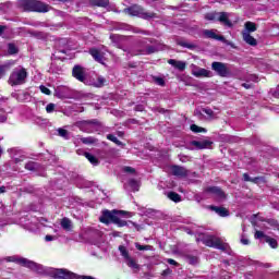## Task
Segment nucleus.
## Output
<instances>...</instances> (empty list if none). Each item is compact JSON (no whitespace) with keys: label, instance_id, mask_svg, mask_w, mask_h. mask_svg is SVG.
Wrapping results in <instances>:
<instances>
[{"label":"nucleus","instance_id":"f257e3e1","mask_svg":"<svg viewBox=\"0 0 279 279\" xmlns=\"http://www.w3.org/2000/svg\"><path fill=\"white\" fill-rule=\"evenodd\" d=\"M196 243H203L207 247L221 250V252H228L230 250V245L223 243L217 235L199 233L196 236Z\"/></svg>","mask_w":279,"mask_h":279},{"label":"nucleus","instance_id":"f03ea898","mask_svg":"<svg viewBox=\"0 0 279 279\" xmlns=\"http://www.w3.org/2000/svg\"><path fill=\"white\" fill-rule=\"evenodd\" d=\"M125 211H123V210L105 209L101 211V215L99 216V221H100V223H105L106 226H108L110 223H116L120 228H124V226H128V221L121 220V218H119V215H123Z\"/></svg>","mask_w":279,"mask_h":279},{"label":"nucleus","instance_id":"7ed1b4c3","mask_svg":"<svg viewBox=\"0 0 279 279\" xmlns=\"http://www.w3.org/2000/svg\"><path fill=\"white\" fill-rule=\"evenodd\" d=\"M19 5H21L25 12L46 13L51 10L49 4H45V2L38 0H19Z\"/></svg>","mask_w":279,"mask_h":279},{"label":"nucleus","instance_id":"20e7f679","mask_svg":"<svg viewBox=\"0 0 279 279\" xmlns=\"http://www.w3.org/2000/svg\"><path fill=\"white\" fill-rule=\"evenodd\" d=\"M27 70L23 66L14 68L8 78L9 86H23L27 82Z\"/></svg>","mask_w":279,"mask_h":279},{"label":"nucleus","instance_id":"39448f33","mask_svg":"<svg viewBox=\"0 0 279 279\" xmlns=\"http://www.w3.org/2000/svg\"><path fill=\"white\" fill-rule=\"evenodd\" d=\"M7 263H16V265H21L22 267H27L28 269H32L33 271H38L40 274V270L43 269V266L32 262L25 257H20L19 255H13L5 257Z\"/></svg>","mask_w":279,"mask_h":279},{"label":"nucleus","instance_id":"423d86ee","mask_svg":"<svg viewBox=\"0 0 279 279\" xmlns=\"http://www.w3.org/2000/svg\"><path fill=\"white\" fill-rule=\"evenodd\" d=\"M124 12L129 13L130 16H138L140 19H144L145 21H149V19H158V15L154 12H147L143 7L138 4H134L131 8L124 10Z\"/></svg>","mask_w":279,"mask_h":279},{"label":"nucleus","instance_id":"0eeeda50","mask_svg":"<svg viewBox=\"0 0 279 279\" xmlns=\"http://www.w3.org/2000/svg\"><path fill=\"white\" fill-rule=\"evenodd\" d=\"M76 128L81 132H86L87 134H93L94 132H99L101 124L96 119L93 120H82L76 122Z\"/></svg>","mask_w":279,"mask_h":279},{"label":"nucleus","instance_id":"6e6552de","mask_svg":"<svg viewBox=\"0 0 279 279\" xmlns=\"http://www.w3.org/2000/svg\"><path fill=\"white\" fill-rule=\"evenodd\" d=\"M156 51H158L157 47L149 46L147 45V39H142L135 45L133 56H149L156 53Z\"/></svg>","mask_w":279,"mask_h":279},{"label":"nucleus","instance_id":"1a4fd4ad","mask_svg":"<svg viewBox=\"0 0 279 279\" xmlns=\"http://www.w3.org/2000/svg\"><path fill=\"white\" fill-rule=\"evenodd\" d=\"M50 276L58 279H77V275L64 268H52L50 270Z\"/></svg>","mask_w":279,"mask_h":279},{"label":"nucleus","instance_id":"9d476101","mask_svg":"<svg viewBox=\"0 0 279 279\" xmlns=\"http://www.w3.org/2000/svg\"><path fill=\"white\" fill-rule=\"evenodd\" d=\"M211 69L219 75V77H228L230 75V68L227 63L214 61L211 63Z\"/></svg>","mask_w":279,"mask_h":279},{"label":"nucleus","instance_id":"9b49d317","mask_svg":"<svg viewBox=\"0 0 279 279\" xmlns=\"http://www.w3.org/2000/svg\"><path fill=\"white\" fill-rule=\"evenodd\" d=\"M194 114L198 117V119H205L206 121H215V119H217V113L210 108L196 109Z\"/></svg>","mask_w":279,"mask_h":279},{"label":"nucleus","instance_id":"f8f14e48","mask_svg":"<svg viewBox=\"0 0 279 279\" xmlns=\"http://www.w3.org/2000/svg\"><path fill=\"white\" fill-rule=\"evenodd\" d=\"M204 193L206 195L208 194L214 195V197H216V199H218L219 202L226 199V192L218 186L206 187Z\"/></svg>","mask_w":279,"mask_h":279},{"label":"nucleus","instance_id":"ddd939ff","mask_svg":"<svg viewBox=\"0 0 279 279\" xmlns=\"http://www.w3.org/2000/svg\"><path fill=\"white\" fill-rule=\"evenodd\" d=\"M72 75L78 82H83V84H86V68L82 65H74V68L72 69Z\"/></svg>","mask_w":279,"mask_h":279},{"label":"nucleus","instance_id":"4468645a","mask_svg":"<svg viewBox=\"0 0 279 279\" xmlns=\"http://www.w3.org/2000/svg\"><path fill=\"white\" fill-rule=\"evenodd\" d=\"M191 69H192V75H194V77H213V72L210 70L199 68L195 64H192Z\"/></svg>","mask_w":279,"mask_h":279},{"label":"nucleus","instance_id":"2eb2a0df","mask_svg":"<svg viewBox=\"0 0 279 279\" xmlns=\"http://www.w3.org/2000/svg\"><path fill=\"white\" fill-rule=\"evenodd\" d=\"M89 53L96 62H99V64H104V62H106V52L102 50L92 48L89 49Z\"/></svg>","mask_w":279,"mask_h":279},{"label":"nucleus","instance_id":"dca6fc26","mask_svg":"<svg viewBox=\"0 0 279 279\" xmlns=\"http://www.w3.org/2000/svg\"><path fill=\"white\" fill-rule=\"evenodd\" d=\"M190 145H192V147L195 149H208V147L213 145V142L210 140L192 141Z\"/></svg>","mask_w":279,"mask_h":279},{"label":"nucleus","instance_id":"f3484780","mask_svg":"<svg viewBox=\"0 0 279 279\" xmlns=\"http://www.w3.org/2000/svg\"><path fill=\"white\" fill-rule=\"evenodd\" d=\"M171 173L178 178H186V175H189V170H186L184 167L173 166L171 168Z\"/></svg>","mask_w":279,"mask_h":279},{"label":"nucleus","instance_id":"a211bd4d","mask_svg":"<svg viewBox=\"0 0 279 279\" xmlns=\"http://www.w3.org/2000/svg\"><path fill=\"white\" fill-rule=\"evenodd\" d=\"M218 21L221 23V25H225V27H232V22L230 21V14L226 12H219L218 13Z\"/></svg>","mask_w":279,"mask_h":279},{"label":"nucleus","instance_id":"6ab92c4d","mask_svg":"<svg viewBox=\"0 0 279 279\" xmlns=\"http://www.w3.org/2000/svg\"><path fill=\"white\" fill-rule=\"evenodd\" d=\"M203 35L205 38H211L213 40H225L223 36L217 35V29H204Z\"/></svg>","mask_w":279,"mask_h":279},{"label":"nucleus","instance_id":"aec40b11","mask_svg":"<svg viewBox=\"0 0 279 279\" xmlns=\"http://www.w3.org/2000/svg\"><path fill=\"white\" fill-rule=\"evenodd\" d=\"M140 184H138V181H136V179H129L126 182H124V189L126 191H138L140 189Z\"/></svg>","mask_w":279,"mask_h":279},{"label":"nucleus","instance_id":"412c9836","mask_svg":"<svg viewBox=\"0 0 279 279\" xmlns=\"http://www.w3.org/2000/svg\"><path fill=\"white\" fill-rule=\"evenodd\" d=\"M168 64H170L178 71H185V69H186V61H178L175 59H169Z\"/></svg>","mask_w":279,"mask_h":279},{"label":"nucleus","instance_id":"4be33fe9","mask_svg":"<svg viewBox=\"0 0 279 279\" xmlns=\"http://www.w3.org/2000/svg\"><path fill=\"white\" fill-rule=\"evenodd\" d=\"M242 38L246 45H250L251 47H256L258 45V41H256V38H254L250 33L242 32Z\"/></svg>","mask_w":279,"mask_h":279},{"label":"nucleus","instance_id":"5701e85b","mask_svg":"<svg viewBox=\"0 0 279 279\" xmlns=\"http://www.w3.org/2000/svg\"><path fill=\"white\" fill-rule=\"evenodd\" d=\"M89 5L92 8H110L109 0H89Z\"/></svg>","mask_w":279,"mask_h":279},{"label":"nucleus","instance_id":"b1692460","mask_svg":"<svg viewBox=\"0 0 279 279\" xmlns=\"http://www.w3.org/2000/svg\"><path fill=\"white\" fill-rule=\"evenodd\" d=\"M184 259L190 265H199V255L197 254H193V253L185 254Z\"/></svg>","mask_w":279,"mask_h":279},{"label":"nucleus","instance_id":"393cba45","mask_svg":"<svg viewBox=\"0 0 279 279\" xmlns=\"http://www.w3.org/2000/svg\"><path fill=\"white\" fill-rule=\"evenodd\" d=\"M208 208L216 213V215H219V217H228L230 215V211L226 207L209 206Z\"/></svg>","mask_w":279,"mask_h":279},{"label":"nucleus","instance_id":"a878e982","mask_svg":"<svg viewBox=\"0 0 279 279\" xmlns=\"http://www.w3.org/2000/svg\"><path fill=\"white\" fill-rule=\"evenodd\" d=\"M54 95L59 99H66V97H69V88L62 87V86L57 87L56 90H54Z\"/></svg>","mask_w":279,"mask_h":279},{"label":"nucleus","instance_id":"bb28decb","mask_svg":"<svg viewBox=\"0 0 279 279\" xmlns=\"http://www.w3.org/2000/svg\"><path fill=\"white\" fill-rule=\"evenodd\" d=\"M12 66H14L13 61H9V62H5L2 65H0V80H1V77H4L5 73H8V71H10V69H12Z\"/></svg>","mask_w":279,"mask_h":279},{"label":"nucleus","instance_id":"cd10ccee","mask_svg":"<svg viewBox=\"0 0 279 279\" xmlns=\"http://www.w3.org/2000/svg\"><path fill=\"white\" fill-rule=\"evenodd\" d=\"M124 262L128 265V267H130L131 269L138 270L141 268L138 263H136V259H134L132 256H129L126 259H124Z\"/></svg>","mask_w":279,"mask_h":279},{"label":"nucleus","instance_id":"c85d7f7f","mask_svg":"<svg viewBox=\"0 0 279 279\" xmlns=\"http://www.w3.org/2000/svg\"><path fill=\"white\" fill-rule=\"evenodd\" d=\"M61 228L66 232H71V229L73 228V222H71V219L69 218H63L61 220Z\"/></svg>","mask_w":279,"mask_h":279},{"label":"nucleus","instance_id":"c756f323","mask_svg":"<svg viewBox=\"0 0 279 279\" xmlns=\"http://www.w3.org/2000/svg\"><path fill=\"white\" fill-rule=\"evenodd\" d=\"M177 45H179V47H183L185 49H195V47H197L195 44L189 43V41L182 40V39L177 40Z\"/></svg>","mask_w":279,"mask_h":279},{"label":"nucleus","instance_id":"7c9ffc66","mask_svg":"<svg viewBox=\"0 0 279 279\" xmlns=\"http://www.w3.org/2000/svg\"><path fill=\"white\" fill-rule=\"evenodd\" d=\"M167 197L168 199H171V202H174L175 204H178L179 202H182V196H180V194L175 192H168Z\"/></svg>","mask_w":279,"mask_h":279},{"label":"nucleus","instance_id":"2f4dec72","mask_svg":"<svg viewBox=\"0 0 279 279\" xmlns=\"http://www.w3.org/2000/svg\"><path fill=\"white\" fill-rule=\"evenodd\" d=\"M256 29L257 27L254 22H246L242 32H247V34H251L252 32H256Z\"/></svg>","mask_w":279,"mask_h":279},{"label":"nucleus","instance_id":"473e14b6","mask_svg":"<svg viewBox=\"0 0 279 279\" xmlns=\"http://www.w3.org/2000/svg\"><path fill=\"white\" fill-rule=\"evenodd\" d=\"M85 158H87V160L90 162V165H94V167H97V165H99V159L97 157H95L93 154L90 153H84Z\"/></svg>","mask_w":279,"mask_h":279},{"label":"nucleus","instance_id":"72a5a7b5","mask_svg":"<svg viewBox=\"0 0 279 279\" xmlns=\"http://www.w3.org/2000/svg\"><path fill=\"white\" fill-rule=\"evenodd\" d=\"M57 134L58 136H61V138H64L65 141H69V138H71V134L69 133V131H66V129L59 128L57 130Z\"/></svg>","mask_w":279,"mask_h":279},{"label":"nucleus","instance_id":"f704fd0d","mask_svg":"<svg viewBox=\"0 0 279 279\" xmlns=\"http://www.w3.org/2000/svg\"><path fill=\"white\" fill-rule=\"evenodd\" d=\"M24 228H26V230H29V232H37L40 227L36 222H27L26 225H24Z\"/></svg>","mask_w":279,"mask_h":279},{"label":"nucleus","instance_id":"c9c22d12","mask_svg":"<svg viewBox=\"0 0 279 279\" xmlns=\"http://www.w3.org/2000/svg\"><path fill=\"white\" fill-rule=\"evenodd\" d=\"M106 84V78L104 76H98L96 82L92 83V86H95V88H101Z\"/></svg>","mask_w":279,"mask_h":279},{"label":"nucleus","instance_id":"e433bc0d","mask_svg":"<svg viewBox=\"0 0 279 279\" xmlns=\"http://www.w3.org/2000/svg\"><path fill=\"white\" fill-rule=\"evenodd\" d=\"M135 247L136 250H138L140 252H153L154 246L151 245H141V243H135Z\"/></svg>","mask_w":279,"mask_h":279},{"label":"nucleus","instance_id":"4c0bfd02","mask_svg":"<svg viewBox=\"0 0 279 279\" xmlns=\"http://www.w3.org/2000/svg\"><path fill=\"white\" fill-rule=\"evenodd\" d=\"M190 130H191L192 132H194V134H199V132H203L204 134H206V132H208V130H206V129H204V128H202V126H198V125H196V124H192V125L190 126Z\"/></svg>","mask_w":279,"mask_h":279},{"label":"nucleus","instance_id":"58836bf2","mask_svg":"<svg viewBox=\"0 0 279 279\" xmlns=\"http://www.w3.org/2000/svg\"><path fill=\"white\" fill-rule=\"evenodd\" d=\"M219 19V13L218 12H209L205 14V20L206 21H218Z\"/></svg>","mask_w":279,"mask_h":279},{"label":"nucleus","instance_id":"ea45409f","mask_svg":"<svg viewBox=\"0 0 279 279\" xmlns=\"http://www.w3.org/2000/svg\"><path fill=\"white\" fill-rule=\"evenodd\" d=\"M81 142H83L84 145H95V143H97V138L88 136L81 138Z\"/></svg>","mask_w":279,"mask_h":279},{"label":"nucleus","instance_id":"a19ab883","mask_svg":"<svg viewBox=\"0 0 279 279\" xmlns=\"http://www.w3.org/2000/svg\"><path fill=\"white\" fill-rule=\"evenodd\" d=\"M107 138H108V141H111L112 143H114L119 147H124V144L121 141H119V138H117V136H114L112 134H108Z\"/></svg>","mask_w":279,"mask_h":279},{"label":"nucleus","instance_id":"79ce46f5","mask_svg":"<svg viewBox=\"0 0 279 279\" xmlns=\"http://www.w3.org/2000/svg\"><path fill=\"white\" fill-rule=\"evenodd\" d=\"M266 243L272 247V250H276L278 247V241L274 238L265 236Z\"/></svg>","mask_w":279,"mask_h":279},{"label":"nucleus","instance_id":"37998d69","mask_svg":"<svg viewBox=\"0 0 279 279\" xmlns=\"http://www.w3.org/2000/svg\"><path fill=\"white\" fill-rule=\"evenodd\" d=\"M8 53H10V56H14V54L19 53V47H16V45H14V44H9L8 45Z\"/></svg>","mask_w":279,"mask_h":279},{"label":"nucleus","instance_id":"c03bdc74","mask_svg":"<svg viewBox=\"0 0 279 279\" xmlns=\"http://www.w3.org/2000/svg\"><path fill=\"white\" fill-rule=\"evenodd\" d=\"M119 252H120L121 256H123L124 260L126 258H130V252H128V248L125 246L120 245L119 246Z\"/></svg>","mask_w":279,"mask_h":279},{"label":"nucleus","instance_id":"a18cd8bd","mask_svg":"<svg viewBox=\"0 0 279 279\" xmlns=\"http://www.w3.org/2000/svg\"><path fill=\"white\" fill-rule=\"evenodd\" d=\"M37 167H38V163H36L34 161H28L25 165V169H27V171H36Z\"/></svg>","mask_w":279,"mask_h":279},{"label":"nucleus","instance_id":"49530a36","mask_svg":"<svg viewBox=\"0 0 279 279\" xmlns=\"http://www.w3.org/2000/svg\"><path fill=\"white\" fill-rule=\"evenodd\" d=\"M110 40H112L116 45H119V43L123 40V37L120 35H110Z\"/></svg>","mask_w":279,"mask_h":279},{"label":"nucleus","instance_id":"de8ad7c7","mask_svg":"<svg viewBox=\"0 0 279 279\" xmlns=\"http://www.w3.org/2000/svg\"><path fill=\"white\" fill-rule=\"evenodd\" d=\"M56 110V104L50 102L46 106V112H48V114H51V112H53Z\"/></svg>","mask_w":279,"mask_h":279},{"label":"nucleus","instance_id":"09e8293b","mask_svg":"<svg viewBox=\"0 0 279 279\" xmlns=\"http://www.w3.org/2000/svg\"><path fill=\"white\" fill-rule=\"evenodd\" d=\"M154 82L155 84H157L158 86H165V78L160 77V76H155L154 77Z\"/></svg>","mask_w":279,"mask_h":279},{"label":"nucleus","instance_id":"8fccbe9b","mask_svg":"<svg viewBox=\"0 0 279 279\" xmlns=\"http://www.w3.org/2000/svg\"><path fill=\"white\" fill-rule=\"evenodd\" d=\"M39 90L44 93V95H51V90L45 85H40Z\"/></svg>","mask_w":279,"mask_h":279},{"label":"nucleus","instance_id":"3c124183","mask_svg":"<svg viewBox=\"0 0 279 279\" xmlns=\"http://www.w3.org/2000/svg\"><path fill=\"white\" fill-rule=\"evenodd\" d=\"M23 160H25L24 155H21L20 157H13V162H15V165H19V162H23Z\"/></svg>","mask_w":279,"mask_h":279},{"label":"nucleus","instance_id":"603ef678","mask_svg":"<svg viewBox=\"0 0 279 279\" xmlns=\"http://www.w3.org/2000/svg\"><path fill=\"white\" fill-rule=\"evenodd\" d=\"M265 236H268V235H265L263 231L255 232V239H265Z\"/></svg>","mask_w":279,"mask_h":279},{"label":"nucleus","instance_id":"864d4df0","mask_svg":"<svg viewBox=\"0 0 279 279\" xmlns=\"http://www.w3.org/2000/svg\"><path fill=\"white\" fill-rule=\"evenodd\" d=\"M123 171L124 173H136V170H134V168L128 166L123 168Z\"/></svg>","mask_w":279,"mask_h":279},{"label":"nucleus","instance_id":"5fc2aeb1","mask_svg":"<svg viewBox=\"0 0 279 279\" xmlns=\"http://www.w3.org/2000/svg\"><path fill=\"white\" fill-rule=\"evenodd\" d=\"M240 241L242 245H247L250 243V239H247L245 235H242Z\"/></svg>","mask_w":279,"mask_h":279},{"label":"nucleus","instance_id":"6e6d98bb","mask_svg":"<svg viewBox=\"0 0 279 279\" xmlns=\"http://www.w3.org/2000/svg\"><path fill=\"white\" fill-rule=\"evenodd\" d=\"M133 33H134V34H145L146 36L149 35L148 32H146V31H141L140 28H133Z\"/></svg>","mask_w":279,"mask_h":279},{"label":"nucleus","instance_id":"4d7b16f0","mask_svg":"<svg viewBox=\"0 0 279 279\" xmlns=\"http://www.w3.org/2000/svg\"><path fill=\"white\" fill-rule=\"evenodd\" d=\"M247 82H258V77L254 74L248 75Z\"/></svg>","mask_w":279,"mask_h":279},{"label":"nucleus","instance_id":"13d9d810","mask_svg":"<svg viewBox=\"0 0 279 279\" xmlns=\"http://www.w3.org/2000/svg\"><path fill=\"white\" fill-rule=\"evenodd\" d=\"M251 182H253V184H258V182H263V178L260 177L252 178Z\"/></svg>","mask_w":279,"mask_h":279},{"label":"nucleus","instance_id":"bf43d9fd","mask_svg":"<svg viewBox=\"0 0 279 279\" xmlns=\"http://www.w3.org/2000/svg\"><path fill=\"white\" fill-rule=\"evenodd\" d=\"M243 180H244V182H252V178L247 173L243 174Z\"/></svg>","mask_w":279,"mask_h":279},{"label":"nucleus","instance_id":"052dcab7","mask_svg":"<svg viewBox=\"0 0 279 279\" xmlns=\"http://www.w3.org/2000/svg\"><path fill=\"white\" fill-rule=\"evenodd\" d=\"M242 86L246 89L254 88V85L252 83H243Z\"/></svg>","mask_w":279,"mask_h":279},{"label":"nucleus","instance_id":"680f3d73","mask_svg":"<svg viewBox=\"0 0 279 279\" xmlns=\"http://www.w3.org/2000/svg\"><path fill=\"white\" fill-rule=\"evenodd\" d=\"M45 241H47V242L56 241V236H53V235H46L45 236Z\"/></svg>","mask_w":279,"mask_h":279},{"label":"nucleus","instance_id":"e2e57ef3","mask_svg":"<svg viewBox=\"0 0 279 279\" xmlns=\"http://www.w3.org/2000/svg\"><path fill=\"white\" fill-rule=\"evenodd\" d=\"M167 263H168L169 265H174L175 267H178V262H175L174 259L168 258V259H167Z\"/></svg>","mask_w":279,"mask_h":279},{"label":"nucleus","instance_id":"0e129e2a","mask_svg":"<svg viewBox=\"0 0 279 279\" xmlns=\"http://www.w3.org/2000/svg\"><path fill=\"white\" fill-rule=\"evenodd\" d=\"M135 110H136L137 112H143V110H145V107H144L143 105H137V106L135 107Z\"/></svg>","mask_w":279,"mask_h":279},{"label":"nucleus","instance_id":"69168bd1","mask_svg":"<svg viewBox=\"0 0 279 279\" xmlns=\"http://www.w3.org/2000/svg\"><path fill=\"white\" fill-rule=\"evenodd\" d=\"M272 95H274V97H277V99H279V85L277 86V88Z\"/></svg>","mask_w":279,"mask_h":279},{"label":"nucleus","instance_id":"338daca9","mask_svg":"<svg viewBox=\"0 0 279 279\" xmlns=\"http://www.w3.org/2000/svg\"><path fill=\"white\" fill-rule=\"evenodd\" d=\"M8 121V117L0 116V123H5Z\"/></svg>","mask_w":279,"mask_h":279},{"label":"nucleus","instance_id":"774afa93","mask_svg":"<svg viewBox=\"0 0 279 279\" xmlns=\"http://www.w3.org/2000/svg\"><path fill=\"white\" fill-rule=\"evenodd\" d=\"M3 32H5V26L0 25V36L3 34Z\"/></svg>","mask_w":279,"mask_h":279}]
</instances>
